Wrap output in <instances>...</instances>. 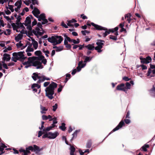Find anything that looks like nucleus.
Here are the masks:
<instances>
[{
    "label": "nucleus",
    "mask_w": 155,
    "mask_h": 155,
    "mask_svg": "<svg viewBox=\"0 0 155 155\" xmlns=\"http://www.w3.org/2000/svg\"><path fill=\"white\" fill-rule=\"evenodd\" d=\"M102 48L97 46L96 47H94V49L97 50V52L98 53H100L102 51V50H101Z\"/></svg>",
    "instance_id": "58836bf2"
},
{
    "label": "nucleus",
    "mask_w": 155,
    "mask_h": 155,
    "mask_svg": "<svg viewBox=\"0 0 155 155\" xmlns=\"http://www.w3.org/2000/svg\"><path fill=\"white\" fill-rule=\"evenodd\" d=\"M25 22L24 24L25 26H26L28 25H31V21L30 19V17H27L26 18Z\"/></svg>",
    "instance_id": "6ab92c4d"
},
{
    "label": "nucleus",
    "mask_w": 155,
    "mask_h": 155,
    "mask_svg": "<svg viewBox=\"0 0 155 155\" xmlns=\"http://www.w3.org/2000/svg\"><path fill=\"white\" fill-rule=\"evenodd\" d=\"M105 41L101 40H98L96 44L97 46L103 48V46L104 45V43Z\"/></svg>",
    "instance_id": "f3484780"
},
{
    "label": "nucleus",
    "mask_w": 155,
    "mask_h": 155,
    "mask_svg": "<svg viewBox=\"0 0 155 155\" xmlns=\"http://www.w3.org/2000/svg\"><path fill=\"white\" fill-rule=\"evenodd\" d=\"M31 1L33 5H35V4H38V2L37 0H30Z\"/></svg>",
    "instance_id": "680f3d73"
},
{
    "label": "nucleus",
    "mask_w": 155,
    "mask_h": 155,
    "mask_svg": "<svg viewBox=\"0 0 155 155\" xmlns=\"http://www.w3.org/2000/svg\"><path fill=\"white\" fill-rule=\"evenodd\" d=\"M150 68L148 69L147 73V76H149L150 75V74L152 72L151 69H155V65H153L152 64H150Z\"/></svg>",
    "instance_id": "a211bd4d"
},
{
    "label": "nucleus",
    "mask_w": 155,
    "mask_h": 155,
    "mask_svg": "<svg viewBox=\"0 0 155 155\" xmlns=\"http://www.w3.org/2000/svg\"><path fill=\"white\" fill-rule=\"evenodd\" d=\"M59 135V133L57 131H55L54 133L49 132L43 135L42 138H47L49 139H54Z\"/></svg>",
    "instance_id": "423d86ee"
},
{
    "label": "nucleus",
    "mask_w": 155,
    "mask_h": 155,
    "mask_svg": "<svg viewBox=\"0 0 155 155\" xmlns=\"http://www.w3.org/2000/svg\"><path fill=\"white\" fill-rule=\"evenodd\" d=\"M58 104H55L52 106V110L54 111H55L58 108Z\"/></svg>",
    "instance_id": "37998d69"
},
{
    "label": "nucleus",
    "mask_w": 155,
    "mask_h": 155,
    "mask_svg": "<svg viewBox=\"0 0 155 155\" xmlns=\"http://www.w3.org/2000/svg\"><path fill=\"white\" fill-rule=\"evenodd\" d=\"M149 146L148 144H145L141 148L142 150L144 151H147V148H149Z\"/></svg>",
    "instance_id": "7c9ffc66"
},
{
    "label": "nucleus",
    "mask_w": 155,
    "mask_h": 155,
    "mask_svg": "<svg viewBox=\"0 0 155 155\" xmlns=\"http://www.w3.org/2000/svg\"><path fill=\"white\" fill-rule=\"evenodd\" d=\"M64 40L68 41L69 42H71V39L69 37H68L66 34L64 35Z\"/></svg>",
    "instance_id": "c9c22d12"
},
{
    "label": "nucleus",
    "mask_w": 155,
    "mask_h": 155,
    "mask_svg": "<svg viewBox=\"0 0 155 155\" xmlns=\"http://www.w3.org/2000/svg\"><path fill=\"white\" fill-rule=\"evenodd\" d=\"M41 53V51H37L35 52V55L38 56L40 55Z\"/></svg>",
    "instance_id": "603ef678"
},
{
    "label": "nucleus",
    "mask_w": 155,
    "mask_h": 155,
    "mask_svg": "<svg viewBox=\"0 0 155 155\" xmlns=\"http://www.w3.org/2000/svg\"><path fill=\"white\" fill-rule=\"evenodd\" d=\"M8 7L7 8L8 9L9 8L12 12H13L14 11L13 6L12 5H8Z\"/></svg>",
    "instance_id": "49530a36"
},
{
    "label": "nucleus",
    "mask_w": 155,
    "mask_h": 155,
    "mask_svg": "<svg viewBox=\"0 0 155 155\" xmlns=\"http://www.w3.org/2000/svg\"><path fill=\"white\" fill-rule=\"evenodd\" d=\"M15 5L17 6L16 8H15V10L18 12H19L20 8L21 7V2L20 1L18 0L15 3Z\"/></svg>",
    "instance_id": "9b49d317"
},
{
    "label": "nucleus",
    "mask_w": 155,
    "mask_h": 155,
    "mask_svg": "<svg viewBox=\"0 0 155 155\" xmlns=\"http://www.w3.org/2000/svg\"><path fill=\"white\" fill-rule=\"evenodd\" d=\"M39 17L41 18V19H43L46 18L45 14L44 13L41 14L39 15Z\"/></svg>",
    "instance_id": "864d4df0"
},
{
    "label": "nucleus",
    "mask_w": 155,
    "mask_h": 155,
    "mask_svg": "<svg viewBox=\"0 0 155 155\" xmlns=\"http://www.w3.org/2000/svg\"><path fill=\"white\" fill-rule=\"evenodd\" d=\"M24 53V51H20L18 52V57L19 60L21 61L26 58V57H25L24 55L23 54Z\"/></svg>",
    "instance_id": "ddd939ff"
},
{
    "label": "nucleus",
    "mask_w": 155,
    "mask_h": 155,
    "mask_svg": "<svg viewBox=\"0 0 155 155\" xmlns=\"http://www.w3.org/2000/svg\"><path fill=\"white\" fill-rule=\"evenodd\" d=\"M70 150V155H75L74 154V152L75 151V148L74 146L70 145V148L69 149Z\"/></svg>",
    "instance_id": "4be33fe9"
},
{
    "label": "nucleus",
    "mask_w": 155,
    "mask_h": 155,
    "mask_svg": "<svg viewBox=\"0 0 155 155\" xmlns=\"http://www.w3.org/2000/svg\"><path fill=\"white\" fill-rule=\"evenodd\" d=\"M16 46L18 48H20V47H22L23 46V44L21 43V41H20L19 42L17 43L16 44Z\"/></svg>",
    "instance_id": "bf43d9fd"
},
{
    "label": "nucleus",
    "mask_w": 155,
    "mask_h": 155,
    "mask_svg": "<svg viewBox=\"0 0 155 155\" xmlns=\"http://www.w3.org/2000/svg\"><path fill=\"white\" fill-rule=\"evenodd\" d=\"M125 125L124 123L123 120H122L117 125V126L114 128L113 130L109 134V135H110L113 132L115 131L120 129L122 128V126Z\"/></svg>",
    "instance_id": "1a4fd4ad"
},
{
    "label": "nucleus",
    "mask_w": 155,
    "mask_h": 155,
    "mask_svg": "<svg viewBox=\"0 0 155 155\" xmlns=\"http://www.w3.org/2000/svg\"><path fill=\"white\" fill-rule=\"evenodd\" d=\"M63 46H61L59 47H57V49H56V51H60L63 50Z\"/></svg>",
    "instance_id": "3c124183"
},
{
    "label": "nucleus",
    "mask_w": 155,
    "mask_h": 155,
    "mask_svg": "<svg viewBox=\"0 0 155 155\" xmlns=\"http://www.w3.org/2000/svg\"><path fill=\"white\" fill-rule=\"evenodd\" d=\"M71 42H72L74 44H78L79 43L80 40L78 38L77 39V40L74 39H72Z\"/></svg>",
    "instance_id": "e433bc0d"
},
{
    "label": "nucleus",
    "mask_w": 155,
    "mask_h": 155,
    "mask_svg": "<svg viewBox=\"0 0 155 155\" xmlns=\"http://www.w3.org/2000/svg\"><path fill=\"white\" fill-rule=\"evenodd\" d=\"M42 118L43 120H47L48 119V116L43 115L42 116Z\"/></svg>",
    "instance_id": "774afa93"
},
{
    "label": "nucleus",
    "mask_w": 155,
    "mask_h": 155,
    "mask_svg": "<svg viewBox=\"0 0 155 155\" xmlns=\"http://www.w3.org/2000/svg\"><path fill=\"white\" fill-rule=\"evenodd\" d=\"M131 16V15L130 13H128L127 14L125 15L124 16V18L125 19H126V18H130V17Z\"/></svg>",
    "instance_id": "69168bd1"
},
{
    "label": "nucleus",
    "mask_w": 155,
    "mask_h": 155,
    "mask_svg": "<svg viewBox=\"0 0 155 155\" xmlns=\"http://www.w3.org/2000/svg\"><path fill=\"white\" fill-rule=\"evenodd\" d=\"M79 151L80 155H84V153L86 152H88V153H89L88 149H87L86 150H83V151H82L81 149H79Z\"/></svg>",
    "instance_id": "2f4dec72"
},
{
    "label": "nucleus",
    "mask_w": 155,
    "mask_h": 155,
    "mask_svg": "<svg viewBox=\"0 0 155 155\" xmlns=\"http://www.w3.org/2000/svg\"><path fill=\"white\" fill-rule=\"evenodd\" d=\"M2 63H3L2 66L3 67L6 69H8V68L6 64L5 63V61H2Z\"/></svg>",
    "instance_id": "0e129e2a"
},
{
    "label": "nucleus",
    "mask_w": 155,
    "mask_h": 155,
    "mask_svg": "<svg viewBox=\"0 0 155 155\" xmlns=\"http://www.w3.org/2000/svg\"><path fill=\"white\" fill-rule=\"evenodd\" d=\"M40 108L41 110L40 112L41 114H45L46 111L48 110L47 108L41 105L40 106Z\"/></svg>",
    "instance_id": "2eb2a0df"
},
{
    "label": "nucleus",
    "mask_w": 155,
    "mask_h": 155,
    "mask_svg": "<svg viewBox=\"0 0 155 155\" xmlns=\"http://www.w3.org/2000/svg\"><path fill=\"white\" fill-rule=\"evenodd\" d=\"M116 90L118 91H122L127 92V88L125 86L124 84L123 83L121 84L118 85L116 88Z\"/></svg>",
    "instance_id": "9d476101"
},
{
    "label": "nucleus",
    "mask_w": 155,
    "mask_h": 155,
    "mask_svg": "<svg viewBox=\"0 0 155 155\" xmlns=\"http://www.w3.org/2000/svg\"><path fill=\"white\" fill-rule=\"evenodd\" d=\"M7 32L6 31H4V34L6 35H9L11 34V30L9 29H7L6 30Z\"/></svg>",
    "instance_id": "4c0bfd02"
},
{
    "label": "nucleus",
    "mask_w": 155,
    "mask_h": 155,
    "mask_svg": "<svg viewBox=\"0 0 155 155\" xmlns=\"http://www.w3.org/2000/svg\"><path fill=\"white\" fill-rule=\"evenodd\" d=\"M52 129L51 127L50 126L46 128L45 129H43V131L45 132L48 131Z\"/></svg>",
    "instance_id": "c03bdc74"
},
{
    "label": "nucleus",
    "mask_w": 155,
    "mask_h": 155,
    "mask_svg": "<svg viewBox=\"0 0 155 155\" xmlns=\"http://www.w3.org/2000/svg\"><path fill=\"white\" fill-rule=\"evenodd\" d=\"M41 86L39 85L38 83L33 84L31 86V88L34 92H36L37 91V89H39V91L38 92V94L40 93L41 92Z\"/></svg>",
    "instance_id": "6e6552de"
},
{
    "label": "nucleus",
    "mask_w": 155,
    "mask_h": 155,
    "mask_svg": "<svg viewBox=\"0 0 155 155\" xmlns=\"http://www.w3.org/2000/svg\"><path fill=\"white\" fill-rule=\"evenodd\" d=\"M65 124L64 123H62L61 125L59 127V128L62 131H64L65 130L66 127H65Z\"/></svg>",
    "instance_id": "f704fd0d"
},
{
    "label": "nucleus",
    "mask_w": 155,
    "mask_h": 155,
    "mask_svg": "<svg viewBox=\"0 0 155 155\" xmlns=\"http://www.w3.org/2000/svg\"><path fill=\"white\" fill-rule=\"evenodd\" d=\"M48 41L55 45L60 44L63 40V38L61 36L54 35L51 36L47 39Z\"/></svg>",
    "instance_id": "20e7f679"
},
{
    "label": "nucleus",
    "mask_w": 155,
    "mask_h": 155,
    "mask_svg": "<svg viewBox=\"0 0 155 155\" xmlns=\"http://www.w3.org/2000/svg\"><path fill=\"white\" fill-rule=\"evenodd\" d=\"M43 52L44 53H45L46 56L47 57H48L49 56L48 54L49 53V51L48 50H47V51L43 50Z\"/></svg>",
    "instance_id": "e2e57ef3"
},
{
    "label": "nucleus",
    "mask_w": 155,
    "mask_h": 155,
    "mask_svg": "<svg viewBox=\"0 0 155 155\" xmlns=\"http://www.w3.org/2000/svg\"><path fill=\"white\" fill-rule=\"evenodd\" d=\"M84 57H85V59L84 61V64H86L87 62H90L92 58V57L90 58V57H88L87 56H84Z\"/></svg>",
    "instance_id": "cd10ccee"
},
{
    "label": "nucleus",
    "mask_w": 155,
    "mask_h": 155,
    "mask_svg": "<svg viewBox=\"0 0 155 155\" xmlns=\"http://www.w3.org/2000/svg\"><path fill=\"white\" fill-rule=\"evenodd\" d=\"M19 151L20 152H23L24 153V155H28L31 153L30 151H28L27 150L23 149L22 148L20 149L19 150Z\"/></svg>",
    "instance_id": "5701e85b"
},
{
    "label": "nucleus",
    "mask_w": 155,
    "mask_h": 155,
    "mask_svg": "<svg viewBox=\"0 0 155 155\" xmlns=\"http://www.w3.org/2000/svg\"><path fill=\"white\" fill-rule=\"evenodd\" d=\"M36 58H35L36 59V60H38L39 61H41L44 59L45 57L44 56L42 55L41 54L38 57H36Z\"/></svg>",
    "instance_id": "72a5a7b5"
},
{
    "label": "nucleus",
    "mask_w": 155,
    "mask_h": 155,
    "mask_svg": "<svg viewBox=\"0 0 155 155\" xmlns=\"http://www.w3.org/2000/svg\"><path fill=\"white\" fill-rule=\"evenodd\" d=\"M26 150L28 151L31 150V151H33V147L32 146H29L28 147L26 148Z\"/></svg>",
    "instance_id": "8fccbe9b"
},
{
    "label": "nucleus",
    "mask_w": 155,
    "mask_h": 155,
    "mask_svg": "<svg viewBox=\"0 0 155 155\" xmlns=\"http://www.w3.org/2000/svg\"><path fill=\"white\" fill-rule=\"evenodd\" d=\"M27 27L26 28L27 29H28L29 31V32H28V34H29L30 35H32V32H31L32 28L31 27V25H27L26 26Z\"/></svg>",
    "instance_id": "bb28decb"
},
{
    "label": "nucleus",
    "mask_w": 155,
    "mask_h": 155,
    "mask_svg": "<svg viewBox=\"0 0 155 155\" xmlns=\"http://www.w3.org/2000/svg\"><path fill=\"white\" fill-rule=\"evenodd\" d=\"M147 62H149V63L152 60V58L150 56H147L146 58Z\"/></svg>",
    "instance_id": "4d7b16f0"
},
{
    "label": "nucleus",
    "mask_w": 155,
    "mask_h": 155,
    "mask_svg": "<svg viewBox=\"0 0 155 155\" xmlns=\"http://www.w3.org/2000/svg\"><path fill=\"white\" fill-rule=\"evenodd\" d=\"M16 25L15 24L13 23L12 24V26L14 30H15L16 32H20V28H25L23 24L21 22H16Z\"/></svg>",
    "instance_id": "0eeeda50"
},
{
    "label": "nucleus",
    "mask_w": 155,
    "mask_h": 155,
    "mask_svg": "<svg viewBox=\"0 0 155 155\" xmlns=\"http://www.w3.org/2000/svg\"><path fill=\"white\" fill-rule=\"evenodd\" d=\"M32 13H35L38 14H40L39 10L38 9L36 8H34L33 10L32 11Z\"/></svg>",
    "instance_id": "a19ab883"
},
{
    "label": "nucleus",
    "mask_w": 155,
    "mask_h": 155,
    "mask_svg": "<svg viewBox=\"0 0 155 155\" xmlns=\"http://www.w3.org/2000/svg\"><path fill=\"white\" fill-rule=\"evenodd\" d=\"M79 131H80L79 130H76L74 132V133H73L72 134V137L71 139L70 140V141L71 142H72V141L73 140V139L74 138H75L77 137V133H78V132H79Z\"/></svg>",
    "instance_id": "393cba45"
},
{
    "label": "nucleus",
    "mask_w": 155,
    "mask_h": 155,
    "mask_svg": "<svg viewBox=\"0 0 155 155\" xmlns=\"http://www.w3.org/2000/svg\"><path fill=\"white\" fill-rule=\"evenodd\" d=\"M42 150V149H40L39 147L35 145H33V151L35 152L36 153H38L40 150Z\"/></svg>",
    "instance_id": "412c9836"
},
{
    "label": "nucleus",
    "mask_w": 155,
    "mask_h": 155,
    "mask_svg": "<svg viewBox=\"0 0 155 155\" xmlns=\"http://www.w3.org/2000/svg\"><path fill=\"white\" fill-rule=\"evenodd\" d=\"M140 62L141 63L143 64H148L149 62H147L146 58H143L142 56L140 57Z\"/></svg>",
    "instance_id": "c85d7f7f"
},
{
    "label": "nucleus",
    "mask_w": 155,
    "mask_h": 155,
    "mask_svg": "<svg viewBox=\"0 0 155 155\" xmlns=\"http://www.w3.org/2000/svg\"><path fill=\"white\" fill-rule=\"evenodd\" d=\"M45 131H42L41 130H40L38 131V137H40L42 134H44Z\"/></svg>",
    "instance_id": "13d9d810"
},
{
    "label": "nucleus",
    "mask_w": 155,
    "mask_h": 155,
    "mask_svg": "<svg viewBox=\"0 0 155 155\" xmlns=\"http://www.w3.org/2000/svg\"><path fill=\"white\" fill-rule=\"evenodd\" d=\"M56 83L52 82L50 84L48 87H47L45 89L46 96L50 100L54 98L53 96L54 94V90L57 87Z\"/></svg>",
    "instance_id": "f257e3e1"
},
{
    "label": "nucleus",
    "mask_w": 155,
    "mask_h": 155,
    "mask_svg": "<svg viewBox=\"0 0 155 155\" xmlns=\"http://www.w3.org/2000/svg\"><path fill=\"white\" fill-rule=\"evenodd\" d=\"M110 38L114 40H116L117 39V37L113 35H110Z\"/></svg>",
    "instance_id": "09e8293b"
},
{
    "label": "nucleus",
    "mask_w": 155,
    "mask_h": 155,
    "mask_svg": "<svg viewBox=\"0 0 155 155\" xmlns=\"http://www.w3.org/2000/svg\"><path fill=\"white\" fill-rule=\"evenodd\" d=\"M63 88V86L61 85H60L58 89V92H60L61 91L62 89Z\"/></svg>",
    "instance_id": "338daca9"
},
{
    "label": "nucleus",
    "mask_w": 155,
    "mask_h": 155,
    "mask_svg": "<svg viewBox=\"0 0 155 155\" xmlns=\"http://www.w3.org/2000/svg\"><path fill=\"white\" fill-rule=\"evenodd\" d=\"M42 21L41 22L42 25H44L46 24H47L48 22V21L45 18L43 19H42Z\"/></svg>",
    "instance_id": "6e6d98bb"
},
{
    "label": "nucleus",
    "mask_w": 155,
    "mask_h": 155,
    "mask_svg": "<svg viewBox=\"0 0 155 155\" xmlns=\"http://www.w3.org/2000/svg\"><path fill=\"white\" fill-rule=\"evenodd\" d=\"M22 36V35L21 34H19L17 36L15 37V39L16 41L18 42L21 39Z\"/></svg>",
    "instance_id": "c756f323"
},
{
    "label": "nucleus",
    "mask_w": 155,
    "mask_h": 155,
    "mask_svg": "<svg viewBox=\"0 0 155 155\" xmlns=\"http://www.w3.org/2000/svg\"><path fill=\"white\" fill-rule=\"evenodd\" d=\"M34 51V49L33 48L30 47L29 46H28L26 50V52H32Z\"/></svg>",
    "instance_id": "ea45409f"
},
{
    "label": "nucleus",
    "mask_w": 155,
    "mask_h": 155,
    "mask_svg": "<svg viewBox=\"0 0 155 155\" xmlns=\"http://www.w3.org/2000/svg\"><path fill=\"white\" fill-rule=\"evenodd\" d=\"M36 57H29L27 61L28 62L32 64V66L36 67L37 69H42L43 68V66L41 65V63L38 60H36L35 58Z\"/></svg>",
    "instance_id": "7ed1b4c3"
},
{
    "label": "nucleus",
    "mask_w": 155,
    "mask_h": 155,
    "mask_svg": "<svg viewBox=\"0 0 155 155\" xmlns=\"http://www.w3.org/2000/svg\"><path fill=\"white\" fill-rule=\"evenodd\" d=\"M83 61H80L78 64V66L77 67L76 69L79 72L81 69L84 68L86 66V64H83Z\"/></svg>",
    "instance_id": "f8f14e48"
},
{
    "label": "nucleus",
    "mask_w": 155,
    "mask_h": 155,
    "mask_svg": "<svg viewBox=\"0 0 155 155\" xmlns=\"http://www.w3.org/2000/svg\"><path fill=\"white\" fill-rule=\"evenodd\" d=\"M84 47L88 50H93L94 49V44H88L85 46Z\"/></svg>",
    "instance_id": "dca6fc26"
},
{
    "label": "nucleus",
    "mask_w": 155,
    "mask_h": 155,
    "mask_svg": "<svg viewBox=\"0 0 155 155\" xmlns=\"http://www.w3.org/2000/svg\"><path fill=\"white\" fill-rule=\"evenodd\" d=\"M91 24L92 26H94L96 30H104L105 31V32L103 33V36L104 37H105L108 35L110 33V31H108L107 29L105 28L95 24L93 22H91Z\"/></svg>",
    "instance_id": "39448f33"
},
{
    "label": "nucleus",
    "mask_w": 155,
    "mask_h": 155,
    "mask_svg": "<svg viewBox=\"0 0 155 155\" xmlns=\"http://www.w3.org/2000/svg\"><path fill=\"white\" fill-rule=\"evenodd\" d=\"M17 19V21H16V22L19 23L21 19V17L20 15H18L17 16V17L16 18Z\"/></svg>",
    "instance_id": "052dcab7"
},
{
    "label": "nucleus",
    "mask_w": 155,
    "mask_h": 155,
    "mask_svg": "<svg viewBox=\"0 0 155 155\" xmlns=\"http://www.w3.org/2000/svg\"><path fill=\"white\" fill-rule=\"evenodd\" d=\"M92 145V142L91 140H88L86 144V147L90 148Z\"/></svg>",
    "instance_id": "473e14b6"
},
{
    "label": "nucleus",
    "mask_w": 155,
    "mask_h": 155,
    "mask_svg": "<svg viewBox=\"0 0 155 155\" xmlns=\"http://www.w3.org/2000/svg\"><path fill=\"white\" fill-rule=\"evenodd\" d=\"M40 28L38 27L36 28L35 30H36V31H35L34 30H33L32 32L33 33L35 34L36 32H37V33L39 35H42L43 34V33L42 32H41L39 31L40 30Z\"/></svg>",
    "instance_id": "b1692460"
},
{
    "label": "nucleus",
    "mask_w": 155,
    "mask_h": 155,
    "mask_svg": "<svg viewBox=\"0 0 155 155\" xmlns=\"http://www.w3.org/2000/svg\"><path fill=\"white\" fill-rule=\"evenodd\" d=\"M131 84L129 82H126V87L127 88V89H130V88Z\"/></svg>",
    "instance_id": "a18cd8bd"
},
{
    "label": "nucleus",
    "mask_w": 155,
    "mask_h": 155,
    "mask_svg": "<svg viewBox=\"0 0 155 155\" xmlns=\"http://www.w3.org/2000/svg\"><path fill=\"white\" fill-rule=\"evenodd\" d=\"M31 41L33 47L35 49H36L37 48L38 46V42L35 40L33 38H31Z\"/></svg>",
    "instance_id": "aec40b11"
},
{
    "label": "nucleus",
    "mask_w": 155,
    "mask_h": 155,
    "mask_svg": "<svg viewBox=\"0 0 155 155\" xmlns=\"http://www.w3.org/2000/svg\"><path fill=\"white\" fill-rule=\"evenodd\" d=\"M81 32L82 34L84 35H86V33H89L90 32L87 30H82L81 31Z\"/></svg>",
    "instance_id": "5fc2aeb1"
},
{
    "label": "nucleus",
    "mask_w": 155,
    "mask_h": 155,
    "mask_svg": "<svg viewBox=\"0 0 155 155\" xmlns=\"http://www.w3.org/2000/svg\"><path fill=\"white\" fill-rule=\"evenodd\" d=\"M25 28H22V29H21L22 30H21V31H20V33L21 34H26V35L28 36V35L27 33H28L27 31H25V30H24V29Z\"/></svg>",
    "instance_id": "de8ad7c7"
},
{
    "label": "nucleus",
    "mask_w": 155,
    "mask_h": 155,
    "mask_svg": "<svg viewBox=\"0 0 155 155\" xmlns=\"http://www.w3.org/2000/svg\"><path fill=\"white\" fill-rule=\"evenodd\" d=\"M22 64L23 65H25V68H27L31 66H32V64L28 61H25Z\"/></svg>",
    "instance_id": "a878e982"
},
{
    "label": "nucleus",
    "mask_w": 155,
    "mask_h": 155,
    "mask_svg": "<svg viewBox=\"0 0 155 155\" xmlns=\"http://www.w3.org/2000/svg\"><path fill=\"white\" fill-rule=\"evenodd\" d=\"M33 75L32 78L34 80L36 81L37 79H38L37 82L38 84L41 83L45 80H50L49 78L45 77V76L40 73H34Z\"/></svg>",
    "instance_id": "f03ea898"
},
{
    "label": "nucleus",
    "mask_w": 155,
    "mask_h": 155,
    "mask_svg": "<svg viewBox=\"0 0 155 155\" xmlns=\"http://www.w3.org/2000/svg\"><path fill=\"white\" fill-rule=\"evenodd\" d=\"M11 59L10 55L6 53H5L3 55V60L4 61H9Z\"/></svg>",
    "instance_id": "4468645a"
},
{
    "label": "nucleus",
    "mask_w": 155,
    "mask_h": 155,
    "mask_svg": "<svg viewBox=\"0 0 155 155\" xmlns=\"http://www.w3.org/2000/svg\"><path fill=\"white\" fill-rule=\"evenodd\" d=\"M13 57L16 58L19 60L18 57V53L14 52L12 54Z\"/></svg>",
    "instance_id": "79ce46f5"
}]
</instances>
